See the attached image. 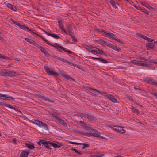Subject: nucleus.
Here are the masks:
<instances>
[{"label": "nucleus", "instance_id": "obj_28", "mask_svg": "<svg viewBox=\"0 0 157 157\" xmlns=\"http://www.w3.org/2000/svg\"><path fill=\"white\" fill-rule=\"evenodd\" d=\"M149 64H146L143 62H139L138 66H149Z\"/></svg>", "mask_w": 157, "mask_h": 157}, {"label": "nucleus", "instance_id": "obj_46", "mask_svg": "<svg viewBox=\"0 0 157 157\" xmlns=\"http://www.w3.org/2000/svg\"><path fill=\"white\" fill-rule=\"evenodd\" d=\"M60 124L65 127H67V124L63 120L62 121Z\"/></svg>", "mask_w": 157, "mask_h": 157}, {"label": "nucleus", "instance_id": "obj_43", "mask_svg": "<svg viewBox=\"0 0 157 157\" xmlns=\"http://www.w3.org/2000/svg\"><path fill=\"white\" fill-rule=\"evenodd\" d=\"M9 105V104H7L5 103H4L3 102H0V106L1 107L3 106H5L8 107Z\"/></svg>", "mask_w": 157, "mask_h": 157}, {"label": "nucleus", "instance_id": "obj_53", "mask_svg": "<svg viewBox=\"0 0 157 157\" xmlns=\"http://www.w3.org/2000/svg\"><path fill=\"white\" fill-rule=\"evenodd\" d=\"M147 61L148 62L153 63H155V64H157V62H155V61H153L150 59H147Z\"/></svg>", "mask_w": 157, "mask_h": 157}, {"label": "nucleus", "instance_id": "obj_5", "mask_svg": "<svg viewBox=\"0 0 157 157\" xmlns=\"http://www.w3.org/2000/svg\"><path fill=\"white\" fill-rule=\"evenodd\" d=\"M44 68L45 70L46 73L49 75H55L56 76L59 75L56 72L51 70V69L47 66H45Z\"/></svg>", "mask_w": 157, "mask_h": 157}, {"label": "nucleus", "instance_id": "obj_51", "mask_svg": "<svg viewBox=\"0 0 157 157\" xmlns=\"http://www.w3.org/2000/svg\"><path fill=\"white\" fill-rule=\"evenodd\" d=\"M57 121L58 122H59L60 124L61 123L63 120L61 119L60 118L58 117H57V119H56Z\"/></svg>", "mask_w": 157, "mask_h": 157}, {"label": "nucleus", "instance_id": "obj_23", "mask_svg": "<svg viewBox=\"0 0 157 157\" xmlns=\"http://www.w3.org/2000/svg\"><path fill=\"white\" fill-rule=\"evenodd\" d=\"M16 75V72L14 71H8V76L11 77H15Z\"/></svg>", "mask_w": 157, "mask_h": 157}, {"label": "nucleus", "instance_id": "obj_52", "mask_svg": "<svg viewBox=\"0 0 157 157\" xmlns=\"http://www.w3.org/2000/svg\"><path fill=\"white\" fill-rule=\"evenodd\" d=\"M101 32L103 34L105 35V36H107V35L109 34V32L107 33L104 30L101 31Z\"/></svg>", "mask_w": 157, "mask_h": 157}, {"label": "nucleus", "instance_id": "obj_49", "mask_svg": "<svg viewBox=\"0 0 157 157\" xmlns=\"http://www.w3.org/2000/svg\"><path fill=\"white\" fill-rule=\"evenodd\" d=\"M10 20L14 24L16 25H17L18 24H19V23H18L17 22V21H15L12 19H10Z\"/></svg>", "mask_w": 157, "mask_h": 157}, {"label": "nucleus", "instance_id": "obj_34", "mask_svg": "<svg viewBox=\"0 0 157 157\" xmlns=\"http://www.w3.org/2000/svg\"><path fill=\"white\" fill-rule=\"evenodd\" d=\"M74 33H72L71 34H69V36H71V38L73 40L76 41L77 39L75 38V37L74 36Z\"/></svg>", "mask_w": 157, "mask_h": 157}, {"label": "nucleus", "instance_id": "obj_25", "mask_svg": "<svg viewBox=\"0 0 157 157\" xmlns=\"http://www.w3.org/2000/svg\"><path fill=\"white\" fill-rule=\"evenodd\" d=\"M154 79L152 78H146L145 79V81L147 83L152 85Z\"/></svg>", "mask_w": 157, "mask_h": 157}, {"label": "nucleus", "instance_id": "obj_19", "mask_svg": "<svg viewBox=\"0 0 157 157\" xmlns=\"http://www.w3.org/2000/svg\"><path fill=\"white\" fill-rule=\"evenodd\" d=\"M58 144H56L55 143L51 142V143H50V146H52L55 148H59L61 146V145L59 143Z\"/></svg>", "mask_w": 157, "mask_h": 157}, {"label": "nucleus", "instance_id": "obj_40", "mask_svg": "<svg viewBox=\"0 0 157 157\" xmlns=\"http://www.w3.org/2000/svg\"><path fill=\"white\" fill-rule=\"evenodd\" d=\"M9 59V58L7 57H5L4 56H3L2 54H0V59Z\"/></svg>", "mask_w": 157, "mask_h": 157}, {"label": "nucleus", "instance_id": "obj_50", "mask_svg": "<svg viewBox=\"0 0 157 157\" xmlns=\"http://www.w3.org/2000/svg\"><path fill=\"white\" fill-rule=\"evenodd\" d=\"M42 31H43L44 32V33L47 35H48L49 36H52V34H51L50 33H49L48 32H46L45 31L44 29H43Z\"/></svg>", "mask_w": 157, "mask_h": 157}, {"label": "nucleus", "instance_id": "obj_4", "mask_svg": "<svg viewBox=\"0 0 157 157\" xmlns=\"http://www.w3.org/2000/svg\"><path fill=\"white\" fill-rule=\"evenodd\" d=\"M17 26L19 27L20 29L24 30L28 32H29L33 35H34V34H36L29 27L25 25H21L20 23H19Z\"/></svg>", "mask_w": 157, "mask_h": 157}, {"label": "nucleus", "instance_id": "obj_7", "mask_svg": "<svg viewBox=\"0 0 157 157\" xmlns=\"http://www.w3.org/2000/svg\"><path fill=\"white\" fill-rule=\"evenodd\" d=\"M116 127V128H114L113 129L121 134H124L125 133L126 131L125 130L123 129L124 127H123L120 126H115Z\"/></svg>", "mask_w": 157, "mask_h": 157}, {"label": "nucleus", "instance_id": "obj_58", "mask_svg": "<svg viewBox=\"0 0 157 157\" xmlns=\"http://www.w3.org/2000/svg\"><path fill=\"white\" fill-rule=\"evenodd\" d=\"M110 38H112L115 40L116 38V37L115 36L113 33V35L111 36Z\"/></svg>", "mask_w": 157, "mask_h": 157}, {"label": "nucleus", "instance_id": "obj_6", "mask_svg": "<svg viewBox=\"0 0 157 157\" xmlns=\"http://www.w3.org/2000/svg\"><path fill=\"white\" fill-rule=\"evenodd\" d=\"M80 123L81 124V126L86 130L89 131H91V129H93V128H91L90 124H86L84 122L82 121H80Z\"/></svg>", "mask_w": 157, "mask_h": 157}, {"label": "nucleus", "instance_id": "obj_8", "mask_svg": "<svg viewBox=\"0 0 157 157\" xmlns=\"http://www.w3.org/2000/svg\"><path fill=\"white\" fill-rule=\"evenodd\" d=\"M89 52H91L93 54H100V52H103V51L102 50H99L97 48L93 47H92V48Z\"/></svg>", "mask_w": 157, "mask_h": 157}, {"label": "nucleus", "instance_id": "obj_56", "mask_svg": "<svg viewBox=\"0 0 157 157\" xmlns=\"http://www.w3.org/2000/svg\"><path fill=\"white\" fill-rule=\"evenodd\" d=\"M107 46L110 48H112L113 47V45L112 44H111L110 43H108L107 44Z\"/></svg>", "mask_w": 157, "mask_h": 157}, {"label": "nucleus", "instance_id": "obj_3", "mask_svg": "<svg viewBox=\"0 0 157 157\" xmlns=\"http://www.w3.org/2000/svg\"><path fill=\"white\" fill-rule=\"evenodd\" d=\"M50 143H51V142L45 140L43 139L40 140L37 142L38 144L40 145L42 144L44 145L46 148L52 149V148H50L49 145V144L50 145Z\"/></svg>", "mask_w": 157, "mask_h": 157}, {"label": "nucleus", "instance_id": "obj_20", "mask_svg": "<svg viewBox=\"0 0 157 157\" xmlns=\"http://www.w3.org/2000/svg\"><path fill=\"white\" fill-rule=\"evenodd\" d=\"M29 154V152H26L23 151L21 153L20 157H27Z\"/></svg>", "mask_w": 157, "mask_h": 157}, {"label": "nucleus", "instance_id": "obj_2", "mask_svg": "<svg viewBox=\"0 0 157 157\" xmlns=\"http://www.w3.org/2000/svg\"><path fill=\"white\" fill-rule=\"evenodd\" d=\"M91 131H92V132L90 133L88 132L87 136H89L90 135L95 137L100 138L101 139L105 138L104 137L100 136V133L97 131L96 129H91Z\"/></svg>", "mask_w": 157, "mask_h": 157}, {"label": "nucleus", "instance_id": "obj_62", "mask_svg": "<svg viewBox=\"0 0 157 157\" xmlns=\"http://www.w3.org/2000/svg\"><path fill=\"white\" fill-rule=\"evenodd\" d=\"M115 40H116V41H117L119 43H122V41L121 40H120L119 39L116 38V39H115Z\"/></svg>", "mask_w": 157, "mask_h": 157}, {"label": "nucleus", "instance_id": "obj_55", "mask_svg": "<svg viewBox=\"0 0 157 157\" xmlns=\"http://www.w3.org/2000/svg\"><path fill=\"white\" fill-rule=\"evenodd\" d=\"M52 37L54 38H59L60 37L58 35H56L54 34H52Z\"/></svg>", "mask_w": 157, "mask_h": 157}, {"label": "nucleus", "instance_id": "obj_36", "mask_svg": "<svg viewBox=\"0 0 157 157\" xmlns=\"http://www.w3.org/2000/svg\"><path fill=\"white\" fill-rule=\"evenodd\" d=\"M109 2L112 6L113 7L115 8H117V6H115V2L113 1L110 0L109 1Z\"/></svg>", "mask_w": 157, "mask_h": 157}, {"label": "nucleus", "instance_id": "obj_48", "mask_svg": "<svg viewBox=\"0 0 157 157\" xmlns=\"http://www.w3.org/2000/svg\"><path fill=\"white\" fill-rule=\"evenodd\" d=\"M56 47L57 49H58L59 52H62L61 50H60L59 49H63V47L58 45H56Z\"/></svg>", "mask_w": 157, "mask_h": 157}, {"label": "nucleus", "instance_id": "obj_60", "mask_svg": "<svg viewBox=\"0 0 157 157\" xmlns=\"http://www.w3.org/2000/svg\"><path fill=\"white\" fill-rule=\"evenodd\" d=\"M24 39L26 40L28 42L30 43V42L31 40V39L28 38H25Z\"/></svg>", "mask_w": 157, "mask_h": 157}, {"label": "nucleus", "instance_id": "obj_61", "mask_svg": "<svg viewBox=\"0 0 157 157\" xmlns=\"http://www.w3.org/2000/svg\"><path fill=\"white\" fill-rule=\"evenodd\" d=\"M112 35H113V33H110V32H109V34L107 35V37L110 38L111 36Z\"/></svg>", "mask_w": 157, "mask_h": 157}, {"label": "nucleus", "instance_id": "obj_57", "mask_svg": "<svg viewBox=\"0 0 157 157\" xmlns=\"http://www.w3.org/2000/svg\"><path fill=\"white\" fill-rule=\"evenodd\" d=\"M91 57L92 59H94L96 60H98L99 61H100V59L101 58H96V57Z\"/></svg>", "mask_w": 157, "mask_h": 157}, {"label": "nucleus", "instance_id": "obj_59", "mask_svg": "<svg viewBox=\"0 0 157 157\" xmlns=\"http://www.w3.org/2000/svg\"><path fill=\"white\" fill-rule=\"evenodd\" d=\"M104 156V155L103 154H100L99 155H95L94 156L95 157H102Z\"/></svg>", "mask_w": 157, "mask_h": 157}, {"label": "nucleus", "instance_id": "obj_33", "mask_svg": "<svg viewBox=\"0 0 157 157\" xmlns=\"http://www.w3.org/2000/svg\"><path fill=\"white\" fill-rule=\"evenodd\" d=\"M138 9L140 11L143 12H144V13H146L147 15H148L149 14V13L148 12L145 11V10H144V9L141 8L140 7H139V9Z\"/></svg>", "mask_w": 157, "mask_h": 157}, {"label": "nucleus", "instance_id": "obj_14", "mask_svg": "<svg viewBox=\"0 0 157 157\" xmlns=\"http://www.w3.org/2000/svg\"><path fill=\"white\" fill-rule=\"evenodd\" d=\"M58 23L60 29L61 30H62L66 34H68V33H67L66 30L64 29L63 27L62 21H61L59 20L58 21Z\"/></svg>", "mask_w": 157, "mask_h": 157}, {"label": "nucleus", "instance_id": "obj_42", "mask_svg": "<svg viewBox=\"0 0 157 157\" xmlns=\"http://www.w3.org/2000/svg\"><path fill=\"white\" fill-rule=\"evenodd\" d=\"M113 47L112 48L114 50H116L117 51H119L120 50V49L118 48H117V47L114 45L113 46Z\"/></svg>", "mask_w": 157, "mask_h": 157}, {"label": "nucleus", "instance_id": "obj_30", "mask_svg": "<svg viewBox=\"0 0 157 157\" xmlns=\"http://www.w3.org/2000/svg\"><path fill=\"white\" fill-rule=\"evenodd\" d=\"M132 111L136 113L137 115H139V113L138 112V110L137 109H135L134 108L132 107L131 108Z\"/></svg>", "mask_w": 157, "mask_h": 157}, {"label": "nucleus", "instance_id": "obj_32", "mask_svg": "<svg viewBox=\"0 0 157 157\" xmlns=\"http://www.w3.org/2000/svg\"><path fill=\"white\" fill-rule=\"evenodd\" d=\"M143 38L148 41L152 42L153 40L152 39L149 38L146 36H143Z\"/></svg>", "mask_w": 157, "mask_h": 157}, {"label": "nucleus", "instance_id": "obj_12", "mask_svg": "<svg viewBox=\"0 0 157 157\" xmlns=\"http://www.w3.org/2000/svg\"><path fill=\"white\" fill-rule=\"evenodd\" d=\"M60 75L61 76L66 78L67 79L71 81H74L75 80L74 78H71L68 75L65 74L63 72H60Z\"/></svg>", "mask_w": 157, "mask_h": 157}, {"label": "nucleus", "instance_id": "obj_63", "mask_svg": "<svg viewBox=\"0 0 157 157\" xmlns=\"http://www.w3.org/2000/svg\"><path fill=\"white\" fill-rule=\"evenodd\" d=\"M51 115H52V116L56 118V119H57V117H58L57 115L55 113H52V114H51Z\"/></svg>", "mask_w": 157, "mask_h": 157}, {"label": "nucleus", "instance_id": "obj_45", "mask_svg": "<svg viewBox=\"0 0 157 157\" xmlns=\"http://www.w3.org/2000/svg\"><path fill=\"white\" fill-rule=\"evenodd\" d=\"M63 49H62L65 52H67L68 53L70 54H71L72 53V52L69 50H67L65 48L63 47Z\"/></svg>", "mask_w": 157, "mask_h": 157}, {"label": "nucleus", "instance_id": "obj_24", "mask_svg": "<svg viewBox=\"0 0 157 157\" xmlns=\"http://www.w3.org/2000/svg\"><path fill=\"white\" fill-rule=\"evenodd\" d=\"M25 146L29 148L31 150L34 149L35 147L33 145V144H30L29 143H26L25 144Z\"/></svg>", "mask_w": 157, "mask_h": 157}, {"label": "nucleus", "instance_id": "obj_11", "mask_svg": "<svg viewBox=\"0 0 157 157\" xmlns=\"http://www.w3.org/2000/svg\"><path fill=\"white\" fill-rule=\"evenodd\" d=\"M37 96L38 98H40L41 100L47 101L50 102H52V101L50 100L48 98H45L42 94H38L37 95Z\"/></svg>", "mask_w": 157, "mask_h": 157}, {"label": "nucleus", "instance_id": "obj_22", "mask_svg": "<svg viewBox=\"0 0 157 157\" xmlns=\"http://www.w3.org/2000/svg\"><path fill=\"white\" fill-rule=\"evenodd\" d=\"M93 89L94 90H96V91L98 92L101 94L103 95L107 99H108L109 96H111L110 94H108L104 92L103 93H102L101 91L98 90H97L95 89Z\"/></svg>", "mask_w": 157, "mask_h": 157}, {"label": "nucleus", "instance_id": "obj_21", "mask_svg": "<svg viewBox=\"0 0 157 157\" xmlns=\"http://www.w3.org/2000/svg\"><path fill=\"white\" fill-rule=\"evenodd\" d=\"M8 71L3 69L0 72V75L2 76H8Z\"/></svg>", "mask_w": 157, "mask_h": 157}, {"label": "nucleus", "instance_id": "obj_13", "mask_svg": "<svg viewBox=\"0 0 157 157\" xmlns=\"http://www.w3.org/2000/svg\"><path fill=\"white\" fill-rule=\"evenodd\" d=\"M83 117L86 119L87 118L89 121L94 120L96 119L95 117L93 116L84 115Z\"/></svg>", "mask_w": 157, "mask_h": 157}, {"label": "nucleus", "instance_id": "obj_35", "mask_svg": "<svg viewBox=\"0 0 157 157\" xmlns=\"http://www.w3.org/2000/svg\"><path fill=\"white\" fill-rule=\"evenodd\" d=\"M77 132L78 134H82V135H84L86 136H87V135H88V132H84L82 131H80V130L77 131Z\"/></svg>", "mask_w": 157, "mask_h": 157}, {"label": "nucleus", "instance_id": "obj_17", "mask_svg": "<svg viewBox=\"0 0 157 157\" xmlns=\"http://www.w3.org/2000/svg\"><path fill=\"white\" fill-rule=\"evenodd\" d=\"M66 29L67 30V33H68V34H70L73 33L72 32V28L70 24L67 25L66 27Z\"/></svg>", "mask_w": 157, "mask_h": 157}, {"label": "nucleus", "instance_id": "obj_9", "mask_svg": "<svg viewBox=\"0 0 157 157\" xmlns=\"http://www.w3.org/2000/svg\"><path fill=\"white\" fill-rule=\"evenodd\" d=\"M0 98L1 99H2L3 100H5L7 99L8 100H14L15 98L9 96H8L7 95H5L4 94H2L1 93H0Z\"/></svg>", "mask_w": 157, "mask_h": 157}, {"label": "nucleus", "instance_id": "obj_27", "mask_svg": "<svg viewBox=\"0 0 157 157\" xmlns=\"http://www.w3.org/2000/svg\"><path fill=\"white\" fill-rule=\"evenodd\" d=\"M141 4L144 6L146 7L147 8L151 10V9H153V8L151 7L150 6L148 5L147 4L145 3L144 2H141Z\"/></svg>", "mask_w": 157, "mask_h": 157}, {"label": "nucleus", "instance_id": "obj_18", "mask_svg": "<svg viewBox=\"0 0 157 157\" xmlns=\"http://www.w3.org/2000/svg\"><path fill=\"white\" fill-rule=\"evenodd\" d=\"M6 5L7 7L11 9L12 10L14 11H16L17 10L16 7L12 4L10 3H8L6 4Z\"/></svg>", "mask_w": 157, "mask_h": 157}, {"label": "nucleus", "instance_id": "obj_15", "mask_svg": "<svg viewBox=\"0 0 157 157\" xmlns=\"http://www.w3.org/2000/svg\"><path fill=\"white\" fill-rule=\"evenodd\" d=\"M8 107H9L11 109H13L16 111H18V112H20V113H21V114H19V116H20L21 117H22L23 116V114L21 112V111L19 109L18 107H17L16 106H15L14 107H13L10 104H9Z\"/></svg>", "mask_w": 157, "mask_h": 157}, {"label": "nucleus", "instance_id": "obj_41", "mask_svg": "<svg viewBox=\"0 0 157 157\" xmlns=\"http://www.w3.org/2000/svg\"><path fill=\"white\" fill-rule=\"evenodd\" d=\"M57 59L58 60H61L63 62H65L66 63L68 62V61L67 60H66L65 59H63L62 58H60V57H58L57 58Z\"/></svg>", "mask_w": 157, "mask_h": 157}, {"label": "nucleus", "instance_id": "obj_54", "mask_svg": "<svg viewBox=\"0 0 157 157\" xmlns=\"http://www.w3.org/2000/svg\"><path fill=\"white\" fill-rule=\"evenodd\" d=\"M152 85L157 86V81H156L154 79Z\"/></svg>", "mask_w": 157, "mask_h": 157}, {"label": "nucleus", "instance_id": "obj_38", "mask_svg": "<svg viewBox=\"0 0 157 157\" xmlns=\"http://www.w3.org/2000/svg\"><path fill=\"white\" fill-rule=\"evenodd\" d=\"M40 37L41 38L44 40V41L46 42V43H47L49 45H52V44H50L49 42V41L48 40H46V39L45 38L43 37L42 36H40Z\"/></svg>", "mask_w": 157, "mask_h": 157}, {"label": "nucleus", "instance_id": "obj_39", "mask_svg": "<svg viewBox=\"0 0 157 157\" xmlns=\"http://www.w3.org/2000/svg\"><path fill=\"white\" fill-rule=\"evenodd\" d=\"M139 61L136 60H131V63L136 65H138Z\"/></svg>", "mask_w": 157, "mask_h": 157}, {"label": "nucleus", "instance_id": "obj_31", "mask_svg": "<svg viewBox=\"0 0 157 157\" xmlns=\"http://www.w3.org/2000/svg\"><path fill=\"white\" fill-rule=\"evenodd\" d=\"M84 47L86 49L89 51H90L91 49L92 48V46L91 45L89 46L86 45H84Z\"/></svg>", "mask_w": 157, "mask_h": 157}, {"label": "nucleus", "instance_id": "obj_29", "mask_svg": "<svg viewBox=\"0 0 157 157\" xmlns=\"http://www.w3.org/2000/svg\"><path fill=\"white\" fill-rule=\"evenodd\" d=\"M30 43L31 44H32L34 45H35L37 47H38L39 46V44L35 41L32 40H31Z\"/></svg>", "mask_w": 157, "mask_h": 157}, {"label": "nucleus", "instance_id": "obj_44", "mask_svg": "<svg viewBox=\"0 0 157 157\" xmlns=\"http://www.w3.org/2000/svg\"><path fill=\"white\" fill-rule=\"evenodd\" d=\"M99 61L103 63H108V62L107 61H106L105 60L101 58L100 60Z\"/></svg>", "mask_w": 157, "mask_h": 157}, {"label": "nucleus", "instance_id": "obj_16", "mask_svg": "<svg viewBox=\"0 0 157 157\" xmlns=\"http://www.w3.org/2000/svg\"><path fill=\"white\" fill-rule=\"evenodd\" d=\"M38 48L40 49L41 52H43L45 56H48L49 55V54L48 51L43 47L39 45Z\"/></svg>", "mask_w": 157, "mask_h": 157}, {"label": "nucleus", "instance_id": "obj_37", "mask_svg": "<svg viewBox=\"0 0 157 157\" xmlns=\"http://www.w3.org/2000/svg\"><path fill=\"white\" fill-rule=\"evenodd\" d=\"M81 145H84V146L82 147V149H84L86 147H89V145L87 144L82 143Z\"/></svg>", "mask_w": 157, "mask_h": 157}, {"label": "nucleus", "instance_id": "obj_64", "mask_svg": "<svg viewBox=\"0 0 157 157\" xmlns=\"http://www.w3.org/2000/svg\"><path fill=\"white\" fill-rule=\"evenodd\" d=\"M67 63H68L70 65H71L72 66H74L75 64L74 63H73L69 62V61H68V62H67Z\"/></svg>", "mask_w": 157, "mask_h": 157}, {"label": "nucleus", "instance_id": "obj_10", "mask_svg": "<svg viewBox=\"0 0 157 157\" xmlns=\"http://www.w3.org/2000/svg\"><path fill=\"white\" fill-rule=\"evenodd\" d=\"M155 45H157V41H155L153 43H147L146 44V47L147 49H153Z\"/></svg>", "mask_w": 157, "mask_h": 157}, {"label": "nucleus", "instance_id": "obj_26", "mask_svg": "<svg viewBox=\"0 0 157 157\" xmlns=\"http://www.w3.org/2000/svg\"><path fill=\"white\" fill-rule=\"evenodd\" d=\"M108 99L109 100L111 101L114 103H116L117 102V100L115 98H114L111 95V96H109Z\"/></svg>", "mask_w": 157, "mask_h": 157}, {"label": "nucleus", "instance_id": "obj_47", "mask_svg": "<svg viewBox=\"0 0 157 157\" xmlns=\"http://www.w3.org/2000/svg\"><path fill=\"white\" fill-rule=\"evenodd\" d=\"M71 150L74 151L75 152L78 154L79 155H81L82 154V153L78 151L75 148H72Z\"/></svg>", "mask_w": 157, "mask_h": 157}, {"label": "nucleus", "instance_id": "obj_1", "mask_svg": "<svg viewBox=\"0 0 157 157\" xmlns=\"http://www.w3.org/2000/svg\"><path fill=\"white\" fill-rule=\"evenodd\" d=\"M31 122L34 124H35L39 127H43L46 130H48V128L47 124L45 123H43L42 122L35 119H33L31 121Z\"/></svg>", "mask_w": 157, "mask_h": 157}]
</instances>
